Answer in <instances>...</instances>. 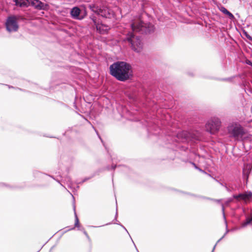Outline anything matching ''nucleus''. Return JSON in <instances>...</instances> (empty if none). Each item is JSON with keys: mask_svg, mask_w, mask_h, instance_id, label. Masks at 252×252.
I'll return each mask as SVG.
<instances>
[{"mask_svg": "<svg viewBox=\"0 0 252 252\" xmlns=\"http://www.w3.org/2000/svg\"><path fill=\"white\" fill-rule=\"evenodd\" d=\"M132 32H129L124 38L125 42L127 43L135 52L140 53L142 51L143 43L139 36L135 32L147 34L154 32L155 28L150 23H146L140 19L133 20L130 24Z\"/></svg>", "mask_w": 252, "mask_h": 252, "instance_id": "f257e3e1", "label": "nucleus"}, {"mask_svg": "<svg viewBox=\"0 0 252 252\" xmlns=\"http://www.w3.org/2000/svg\"><path fill=\"white\" fill-rule=\"evenodd\" d=\"M83 8L81 10L78 7H74L70 11V15L74 19L82 20L87 15L86 7L97 15L102 17L110 18L113 15L112 11L103 4L101 0H97L94 1L92 3L87 4L86 6L82 5L81 6Z\"/></svg>", "mask_w": 252, "mask_h": 252, "instance_id": "f03ea898", "label": "nucleus"}, {"mask_svg": "<svg viewBox=\"0 0 252 252\" xmlns=\"http://www.w3.org/2000/svg\"><path fill=\"white\" fill-rule=\"evenodd\" d=\"M110 74L117 80L125 82L132 76L130 64L123 61L114 63L109 67Z\"/></svg>", "mask_w": 252, "mask_h": 252, "instance_id": "7ed1b4c3", "label": "nucleus"}, {"mask_svg": "<svg viewBox=\"0 0 252 252\" xmlns=\"http://www.w3.org/2000/svg\"><path fill=\"white\" fill-rule=\"evenodd\" d=\"M15 5L20 7H28L30 5L33 6L37 10H47L49 5L48 4L41 2L39 0H13Z\"/></svg>", "mask_w": 252, "mask_h": 252, "instance_id": "20e7f679", "label": "nucleus"}, {"mask_svg": "<svg viewBox=\"0 0 252 252\" xmlns=\"http://www.w3.org/2000/svg\"><path fill=\"white\" fill-rule=\"evenodd\" d=\"M176 140L183 143L189 141L195 142L199 140V133L193 131H181L177 134Z\"/></svg>", "mask_w": 252, "mask_h": 252, "instance_id": "39448f33", "label": "nucleus"}, {"mask_svg": "<svg viewBox=\"0 0 252 252\" xmlns=\"http://www.w3.org/2000/svg\"><path fill=\"white\" fill-rule=\"evenodd\" d=\"M220 120L216 117L210 119L206 124L205 128L207 131L211 134H215L218 132L220 126Z\"/></svg>", "mask_w": 252, "mask_h": 252, "instance_id": "423d86ee", "label": "nucleus"}, {"mask_svg": "<svg viewBox=\"0 0 252 252\" xmlns=\"http://www.w3.org/2000/svg\"><path fill=\"white\" fill-rule=\"evenodd\" d=\"M5 27L8 32H17L19 29L17 17L14 15L7 17L5 23Z\"/></svg>", "mask_w": 252, "mask_h": 252, "instance_id": "0eeeda50", "label": "nucleus"}, {"mask_svg": "<svg viewBox=\"0 0 252 252\" xmlns=\"http://www.w3.org/2000/svg\"><path fill=\"white\" fill-rule=\"evenodd\" d=\"M228 131L234 138L242 137L245 134V131L242 126L238 123H232L228 126Z\"/></svg>", "mask_w": 252, "mask_h": 252, "instance_id": "6e6552de", "label": "nucleus"}, {"mask_svg": "<svg viewBox=\"0 0 252 252\" xmlns=\"http://www.w3.org/2000/svg\"><path fill=\"white\" fill-rule=\"evenodd\" d=\"M97 31L100 34H105L107 33L109 30V27L105 24H98L95 26Z\"/></svg>", "mask_w": 252, "mask_h": 252, "instance_id": "1a4fd4ad", "label": "nucleus"}, {"mask_svg": "<svg viewBox=\"0 0 252 252\" xmlns=\"http://www.w3.org/2000/svg\"><path fill=\"white\" fill-rule=\"evenodd\" d=\"M221 208H222V212L223 219H224V222H225V225H226V230L225 233L224 234V235L217 241V243L214 246L212 252H214V250L215 249V248L216 247L217 244L219 242H220L225 237V236L226 235V234L229 231V230L227 229V221H226V218H225V214H224V205H223V204H221Z\"/></svg>", "mask_w": 252, "mask_h": 252, "instance_id": "9d476101", "label": "nucleus"}, {"mask_svg": "<svg viewBox=\"0 0 252 252\" xmlns=\"http://www.w3.org/2000/svg\"><path fill=\"white\" fill-rule=\"evenodd\" d=\"M241 200H244L246 203L252 199V192L250 191H245L241 193Z\"/></svg>", "mask_w": 252, "mask_h": 252, "instance_id": "9b49d317", "label": "nucleus"}, {"mask_svg": "<svg viewBox=\"0 0 252 252\" xmlns=\"http://www.w3.org/2000/svg\"><path fill=\"white\" fill-rule=\"evenodd\" d=\"M220 10L223 14L227 15L230 19H233L234 18V15L230 12H229L226 8H225L224 7H223V6L221 7L220 8Z\"/></svg>", "mask_w": 252, "mask_h": 252, "instance_id": "f8f14e48", "label": "nucleus"}, {"mask_svg": "<svg viewBox=\"0 0 252 252\" xmlns=\"http://www.w3.org/2000/svg\"><path fill=\"white\" fill-rule=\"evenodd\" d=\"M252 216H247L246 220L241 223V227L243 228L246 227L247 225L252 224Z\"/></svg>", "mask_w": 252, "mask_h": 252, "instance_id": "ddd939ff", "label": "nucleus"}, {"mask_svg": "<svg viewBox=\"0 0 252 252\" xmlns=\"http://www.w3.org/2000/svg\"><path fill=\"white\" fill-rule=\"evenodd\" d=\"M64 183H66L68 188L72 189L73 188V182L71 181V179L69 176H66L64 179Z\"/></svg>", "mask_w": 252, "mask_h": 252, "instance_id": "4468645a", "label": "nucleus"}, {"mask_svg": "<svg viewBox=\"0 0 252 252\" xmlns=\"http://www.w3.org/2000/svg\"><path fill=\"white\" fill-rule=\"evenodd\" d=\"M250 172L249 169H246L245 168L243 169V176L244 179H246L247 181L248 180Z\"/></svg>", "mask_w": 252, "mask_h": 252, "instance_id": "2eb2a0df", "label": "nucleus"}, {"mask_svg": "<svg viewBox=\"0 0 252 252\" xmlns=\"http://www.w3.org/2000/svg\"><path fill=\"white\" fill-rule=\"evenodd\" d=\"M90 19L93 21L95 26L98 24L97 22V18L94 14L90 15Z\"/></svg>", "mask_w": 252, "mask_h": 252, "instance_id": "dca6fc26", "label": "nucleus"}, {"mask_svg": "<svg viewBox=\"0 0 252 252\" xmlns=\"http://www.w3.org/2000/svg\"><path fill=\"white\" fill-rule=\"evenodd\" d=\"M75 227H79V219L77 216V215L76 213L75 212Z\"/></svg>", "mask_w": 252, "mask_h": 252, "instance_id": "f3484780", "label": "nucleus"}, {"mask_svg": "<svg viewBox=\"0 0 252 252\" xmlns=\"http://www.w3.org/2000/svg\"><path fill=\"white\" fill-rule=\"evenodd\" d=\"M241 193H239L238 195L234 194L233 195V197L236 199H241Z\"/></svg>", "mask_w": 252, "mask_h": 252, "instance_id": "a211bd4d", "label": "nucleus"}, {"mask_svg": "<svg viewBox=\"0 0 252 252\" xmlns=\"http://www.w3.org/2000/svg\"><path fill=\"white\" fill-rule=\"evenodd\" d=\"M206 198L207 199L210 200H212V201H215L218 203H220V202L221 201V199H212V198Z\"/></svg>", "mask_w": 252, "mask_h": 252, "instance_id": "6ab92c4d", "label": "nucleus"}, {"mask_svg": "<svg viewBox=\"0 0 252 252\" xmlns=\"http://www.w3.org/2000/svg\"><path fill=\"white\" fill-rule=\"evenodd\" d=\"M90 177H88V178H85V179H84L81 182H76V184L77 185L79 184H81V183H84L85 182H86V181L88 180L89 179H90Z\"/></svg>", "mask_w": 252, "mask_h": 252, "instance_id": "aec40b11", "label": "nucleus"}, {"mask_svg": "<svg viewBox=\"0 0 252 252\" xmlns=\"http://www.w3.org/2000/svg\"><path fill=\"white\" fill-rule=\"evenodd\" d=\"M233 199L231 198H229L227 199V200L225 202L226 205H228L230 202H232Z\"/></svg>", "mask_w": 252, "mask_h": 252, "instance_id": "412c9836", "label": "nucleus"}, {"mask_svg": "<svg viewBox=\"0 0 252 252\" xmlns=\"http://www.w3.org/2000/svg\"><path fill=\"white\" fill-rule=\"evenodd\" d=\"M245 35L247 37L248 39H250V40H252V37L249 35L246 32H245Z\"/></svg>", "mask_w": 252, "mask_h": 252, "instance_id": "4be33fe9", "label": "nucleus"}, {"mask_svg": "<svg viewBox=\"0 0 252 252\" xmlns=\"http://www.w3.org/2000/svg\"><path fill=\"white\" fill-rule=\"evenodd\" d=\"M83 233L85 235V236L87 237V238L88 239H90V237L88 234V233H87V232L84 230V229H83Z\"/></svg>", "mask_w": 252, "mask_h": 252, "instance_id": "5701e85b", "label": "nucleus"}, {"mask_svg": "<svg viewBox=\"0 0 252 252\" xmlns=\"http://www.w3.org/2000/svg\"><path fill=\"white\" fill-rule=\"evenodd\" d=\"M215 181H216L217 182H218V183H219L221 186H223V187H224V185L225 184H226L225 183H223L221 182L220 181H219V180H217V179H215Z\"/></svg>", "mask_w": 252, "mask_h": 252, "instance_id": "b1692460", "label": "nucleus"}, {"mask_svg": "<svg viewBox=\"0 0 252 252\" xmlns=\"http://www.w3.org/2000/svg\"><path fill=\"white\" fill-rule=\"evenodd\" d=\"M224 187L225 188V189L228 191V192H230L231 191V189L227 186V185L226 184H225L224 185Z\"/></svg>", "mask_w": 252, "mask_h": 252, "instance_id": "393cba45", "label": "nucleus"}, {"mask_svg": "<svg viewBox=\"0 0 252 252\" xmlns=\"http://www.w3.org/2000/svg\"><path fill=\"white\" fill-rule=\"evenodd\" d=\"M114 223H116V224H118L120 225H121V226H122V227H123V228H124V229L126 231V232L128 234V231H127V229H126V227H125L124 226H123L122 224H119V223H117V222H114Z\"/></svg>", "mask_w": 252, "mask_h": 252, "instance_id": "a878e982", "label": "nucleus"}, {"mask_svg": "<svg viewBox=\"0 0 252 252\" xmlns=\"http://www.w3.org/2000/svg\"><path fill=\"white\" fill-rule=\"evenodd\" d=\"M116 167V165H114L113 164L112 166H111V169L112 170H114Z\"/></svg>", "mask_w": 252, "mask_h": 252, "instance_id": "bb28decb", "label": "nucleus"}, {"mask_svg": "<svg viewBox=\"0 0 252 252\" xmlns=\"http://www.w3.org/2000/svg\"><path fill=\"white\" fill-rule=\"evenodd\" d=\"M187 194L189 195H191V196H195L196 197L197 196L195 194H190V193H187Z\"/></svg>", "mask_w": 252, "mask_h": 252, "instance_id": "cd10ccee", "label": "nucleus"}, {"mask_svg": "<svg viewBox=\"0 0 252 252\" xmlns=\"http://www.w3.org/2000/svg\"><path fill=\"white\" fill-rule=\"evenodd\" d=\"M117 216H118V213H117V211L116 213L115 219L116 221H117Z\"/></svg>", "mask_w": 252, "mask_h": 252, "instance_id": "c85d7f7f", "label": "nucleus"}, {"mask_svg": "<svg viewBox=\"0 0 252 252\" xmlns=\"http://www.w3.org/2000/svg\"><path fill=\"white\" fill-rule=\"evenodd\" d=\"M223 80L230 81V80H231V79L230 78H225V79H223Z\"/></svg>", "mask_w": 252, "mask_h": 252, "instance_id": "c756f323", "label": "nucleus"}, {"mask_svg": "<svg viewBox=\"0 0 252 252\" xmlns=\"http://www.w3.org/2000/svg\"><path fill=\"white\" fill-rule=\"evenodd\" d=\"M247 63L249 65H250L252 67V63L250 61L249 62V63Z\"/></svg>", "mask_w": 252, "mask_h": 252, "instance_id": "7c9ffc66", "label": "nucleus"}, {"mask_svg": "<svg viewBox=\"0 0 252 252\" xmlns=\"http://www.w3.org/2000/svg\"><path fill=\"white\" fill-rule=\"evenodd\" d=\"M6 86H7L8 88H9V89H10V88H14V87L13 86H10V85H6Z\"/></svg>", "mask_w": 252, "mask_h": 252, "instance_id": "2f4dec72", "label": "nucleus"}, {"mask_svg": "<svg viewBox=\"0 0 252 252\" xmlns=\"http://www.w3.org/2000/svg\"><path fill=\"white\" fill-rule=\"evenodd\" d=\"M182 148H183L184 149V150H186V149H188V148H187V147L184 148L183 147H182Z\"/></svg>", "mask_w": 252, "mask_h": 252, "instance_id": "473e14b6", "label": "nucleus"}, {"mask_svg": "<svg viewBox=\"0 0 252 252\" xmlns=\"http://www.w3.org/2000/svg\"><path fill=\"white\" fill-rule=\"evenodd\" d=\"M58 182L61 184V186H63V185H62V184H61V183L60 182V181H58Z\"/></svg>", "mask_w": 252, "mask_h": 252, "instance_id": "72a5a7b5", "label": "nucleus"}, {"mask_svg": "<svg viewBox=\"0 0 252 252\" xmlns=\"http://www.w3.org/2000/svg\"><path fill=\"white\" fill-rule=\"evenodd\" d=\"M69 193H70V194L72 195V197H73V199H74V197H73V195H72V194L70 192H69Z\"/></svg>", "mask_w": 252, "mask_h": 252, "instance_id": "f704fd0d", "label": "nucleus"}, {"mask_svg": "<svg viewBox=\"0 0 252 252\" xmlns=\"http://www.w3.org/2000/svg\"><path fill=\"white\" fill-rule=\"evenodd\" d=\"M99 139H100V140H102V139H101V137H100V136H99Z\"/></svg>", "mask_w": 252, "mask_h": 252, "instance_id": "c9c22d12", "label": "nucleus"}, {"mask_svg": "<svg viewBox=\"0 0 252 252\" xmlns=\"http://www.w3.org/2000/svg\"><path fill=\"white\" fill-rule=\"evenodd\" d=\"M99 139H100V140H102V139H101V137H100V136H99Z\"/></svg>", "mask_w": 252, "mask_h": 252, "instance_id": "e433bc0d", "label": "nucleus"}, {"mask_svg": "<svg viewBox=\"0 0 252 252\" xmlns=\"http://www.w3.org/2000/svg\"><path fill=\"white\" fill-rule=\"evenodd\" d=\"M134 247H136V245L134 244ZM135 248H136V247H135Z\"/></svg>", "mask_w": 252, "mask_h": 252, "instance_id": "4c0bfd02", "label": "nucleus"}, {"mask_svg": "<svg viewBox=\"0 0 252 252\" xmlns=\"http://www.w3.org/2000/svg\"><path fill=\"white\" fill-rule=\"evenodd\" d=\"M137 252H138V251L137 250Z\"/></svg>", "mask_w": 252, "mask_h": 252, "instance_id": "58836bf2", "label": "nucleus"}]
</instances>
